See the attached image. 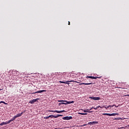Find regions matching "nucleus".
Segmentation results:
<instances>
[{
  "label": "nucleus",
  "instance_id": "1",
  "mask_svg": "<svg viewBox=\"0 0 129 129\" xmlns=\"http://www.w3.org/2000/svg\"><path fill=\"white\" fill-rule=\"evenodd\" d=\"M58 102H61L58 103L59 106L62 105V104H64L67 105V104H71V103H74V101H67L66 100H58ZM64 102H67V103H64Z\"/></svg>",
  "mask_w": 129,
  "mask_h": 129
},
{
  "label": "nucleus",
  "instance_id": "2",
  "mask_svg": "<svg viewBox=\"0 0 129 129\" xmlns=\"http://www.w3.org/2000/svg\"><path fill=\"white\" fill-rule=\"evenodd\" d=\"M48 112H56L57 113H61L62 112H65V110H61V111H58V110H48Z\"/></svg>",
  "mask_w": 129,
  "mask_h": 129
},
{
  "label": "nucleus",
  "instance_id": "3",
  "mask_svg": "<svg viewBox=\"0 0 129 129\" xmlns=\"http://www.w3.org/2000/svg\"><path fill=\"white\" fill-rule=\"evenodd\" d=\"M89 98L93 99V100H100V97H89Z\"/></svg>",
  "mask_w": 129,
  "mask_h": 129
},
{
  "label": "nucleus",
  "instance_id": "4",
  "mask_svg": "<svg viewBox=\"0 0 129 129\" xmlns=\"http://www.w3.org/2000/svg\"><path fill=\"white\" fill-rule=\"evenodd\" d=\"M72 116H66L62 117V119H64V120H69L70 119H72Z\"/></svg>",
  "mask_w": 129,
  "mask_h": 129
},
{
  "label": "nucleus",
  "instance_id": "5",
  "mask_svg": "<svg viewBox=\"0 0 129 129\" xmlns=\"http://www.w3.org/2000/svg\"><path fill=\"white\" fill-rule=\"evenodd\" d=\"M97 123H98V121H92L88 122V124H89L90 125H93L94 124H97Z\"/></svg>",
  "mask_w": 129,
  "mask_h": 129
},
{
  "label": "nucleus",
  "instance_id": "6",
  "mask_svg": "<svg viewBox=\"0 0 129 129\" xmlns=\"http://www.w3.org/2000/svg\"><path fill=\"white\" fill-rule=\"evenodd\" d=\"M68 82H76L77 83H79L77 81H73V80H71V81H66V82H64V84H70V83H68Z\"/></svg>",
  "mask_w": 129,
  "mask_h": 129
},
{
  "label": "nucleus",
  "instance_id": "7",
  "mask_svg": "<svg viewBox=\"0 0 129 129\" xmlns=\"http://www.w3.org/2000/svg\"><path fill=\"white\" fill-rule=\"evenodd\" d=\"M39 100V99H34L33 100H31L29 101V103H31V104H33V103H35L37 100Z\"/></svg>",
  "mask_w": 129,
  "mask_h": 129
},
{
  "label": "nucleus",
  "instance_id": "8",
  "mask_svg": "<svg viewBox=\"0 0 129 129\" xmlns=\"http://www.w3.org/2000/svg\"><path fill=\"white\" fill-rule=\"evenodd\" d=\"M15 119H16V117H15V116L11 118L10 120H9V121H7V123H10V122H12V121H14V120H15Z\"/></svg>",
  "mask_w": 129,
  "mask_h": 129
},
{
  "label": "nucleus",
  "instance_id": "9",
  "mask_svg": "<svg viewBox=\"0 0 129 129\" xmlns=\"http://www.w3.org/2000/svg\"><path fill=\"white\" fill-rule=\"evenodd\" d=\"M23 113H24V112H22L21 113H18V114H16L14 116L15 117V118H17V117H20V116H22V115L23 114Z\"/></svg>",
  "mask_w": 129,
  "mask_h": 129
},
{
  "label": "nucleus",
  "instance_id": "10",
  "mask_svg": "<svg viewBox=\"0 0 129 129\" xmlns=\"http://www.w3.org/2000/svg\"><path fill=\"white\" fill-rule=\"evenodd\" d=\"M92 84V83H82L80 84V85H91Z\"/></svg>",
  "mask_w": 129,
  "mask_h": 129
},
{
  "label": "nucleus",
  "instance_id": "11",
  "mask_svg": "<svg viewBox=\"0 0 129 129\" xmlns=\"http://www.w3.org/2000/svg\"><path fill=\"white\" fill-rule=\"evenodd\" d=\"M42 92H46V90H42L36 91V92H35V93H42Z\"/></svg>",
  "mask_w": 129,
  "mask_h": 129
},
{
  "label": "nucleus",
  "instance_id": "12",
  "mask_svg": "<svg viewBox=\"0 0 129 129\" xmlns=\"http://www.w3.org/2000/svg\"><path fill=\"white\" fill-rule=\"evenodd\" d=\"M115 115H118V113H109V116H115Z\"/></svg>",
  "mask_w": 129,
  "mask_h": 129
},
{
  "label": "nucleus",
  "instance_id": "13",
  "mask_svg": "<svg viewBox=\"0 0 129 129\" xmlns=\"http://www.w3.org/2000/svg\"><path fill=\"white\" fill-rule=\"evenodd\" d=\"M6 124H8L7 121H6V122H1V123H0V125H1V126L5 125H6Z\"/></svg>",
  "mask_w": 129,
  "mask_h": 129
},
{
  "label": "nucleus",
  "instance_id": "14",
  "mask_svg": "<svg viewBox=\"0 0 129 129\" xmlns=\"http://www.w3.org/2000/svg\"><path fill=\"white\" fill-rule=\"evenodd\" d=\"M114 105H109L108 106L105 107V108H106V109H107V108H109V107H113Z\"/></svg>",
  "mask_w": 129,
  "mask_h": 129
},
{
  "label": "nucleus",
  "instance_id": "15",
  "mask_svg": "<svg viewBox=\"0 0 129 129\" xmlns=\"http://www.w3.org/2000/svg\"><path fill=\"white\" fill-rule=\"evenodd\" d=\"M59 116H63L62 115L57 114V115H54V118H57V117H59Z\"/></svg>",
  "mask_w": 129,
  "mask_h": 129
},
{
  "label": "nucleus",
  "instance_id": "16",
  "mask_svg": "<svg viewBox=\"0 0 129 129\" xmlns=\"http://www.w3.org/2000/svg\"><path fill=\"white\" fill-rule=\"evenodd\" d=\"M79 114H81L82 115H87V113H78Z\"/></svg>",
  "mask_w": 129,
  "mask_h": 129
},
{
  "label": "nucleus",
  "instance_id": "17",
  "mask_svg": "<svg viewBox=\"0 0 129 129\" xmlns=\"http://www.w3.org/2000/svg\"><path fill=\"white\" fill-rule=\"evenodd\" d=\"M114 119H115V120H119V119H121V118L117 117V118H115Z\"/></svg>",
  "mask_w": 129,
  "mask_h": 129
},
{
  "label": "nucleus",
  "instance_id": "18",
  "mask_svg": "<svg viewBox=\"0 0 129 129\" xmlns=\"http://www.w3.org/2000/svg\"><path fill=\"white\" fill-rule=\"evenodd\" d=\"M86 78H90L91 79H93V77H92V76H87Z\"/></svg>",
  "mask_w": 129,
  "mask_h": 129
},
{
  "label": "nucleus",
  "instance_id": "19",
  "mask_svg": "<svg viewBox=\"0 0 129 129\" xmlns=\"http://www.w3.org/2000/svg\"><path fill=\"white\" fill-rule=\"evenodd\" d=\"M102 115H108L109 116V113H102Z\"/></svg>",
  "mask_w": 129,
  "mask_h": 129
},
{
  "label": "nucleus",
  "instance_id": "20",
  "mask_svg": "<svg viewBox=\"0 0 129 129\" xmlns=\"http://www.w3.org/2000/svg\"><path fill=\"white\" fill-rule=\"evenodd\" d=\"M48 116L49 118L51 117V118H53V117H55V115H50Z\"/></svg>",
  "mask_w": 129,
  "mask_h": 129
},
{
  "label": "nucleus",
  "instance_id": "21",
  "mask_svg": "<svg viewBox=\"0 0 129 129\" xmlns=\"http://www.w3.org/2000/svg\"><path fill=\"white\" fill-rule=\"evenodd\" d=\"M84 112H89V110L85 109V110H84Z\"/></svg>",
  "mask_w": 129,
  "mask_h": 129
},
{
  "label": "nucleus",
  "instance_id": "22",
  "mask_svg": "<svg viewBox=\"0 0 129 129\" xmlns=\"http://www.w3.org/2000/svg\"><path fill=\"white\" fill-rule=\"evenodd\" d=\"M99 107H100V106H97L96 108L94 107V109H95V110L98 109V108H99Z\"/></svg>",
  "mask_w": 129,
  "mask_h": 129
},
{
  "label": "nucleus",
  "instance_id": "23",
  "mask_svg": "<svg viewBox=\"0 0 129 129\" xmlns=\"http://www.w3.org/2000/svg\"><path fill=\"white\" fill-rule=\"evenodd\" d=\"M48 118H49V116H46V117H44V119H48Z\"/></svg>",
  "mask_w": 129,
  "mask_h": 129
},
{
  "label": "nucleus",
  "instance_id": "24",
  "mask_svg": "<svg viewBox=\"0 0 129 129\" xmlns=\"http://www.w3.org/2000/svg\"><path fill=\"white\" fill-rule=\"evenodd\" d=\"M97 78H98L97 77H93V79H97Z\"/></svg>",
  "mask_w": 129,
  "mask_h": 129
},
{
  "label": "nucleus",
  "instance_id": "25",
  "mask_svg": "<svg viewBox=\"0 0 129 129\" xmlns=\"http://www.w3.org/2000/svg\"><path fill=\"white\" fill-rule=\"evenodd\" d=\"M88 124H84L82 126H86V125H87Z\"/></svg>",
  "mask_w": 129,
  "mask_h": 129
},
{
  "label": "nucleus",
  "instance_id": "26",
  "mask_svg": "<svg viewBox=\"0 0 129 129\" xmlns=\"http://www.w3.org/2000/svg\"><path fill=\"white\" fill-rule=\"evenodd\" d=\"M59 83H64L63 81H59Z\"/></svg>",
  "mask_w": 129,
  "mask_h": 129
},
{
  "label": "nucleus",
  "instance_id": "27",
  "mask_svg": "<svg viewBox=\"0 0 129 129\" xmlns=\"http://www.w3.org/2000/svg\"><path fill=\"white\" fill-rule=\"evenodd\" d=\"M114 105L113 106H115V107H118V106H119V105H118V106H116V105Z\"/></svg>",
  "mask_w": 129,
  "mask_h": 129
},
{
  "label": "nucleus",
  "instance_id": "28",
  "mask_svg": "<svg viewBox=\"0 0 129 129\" xmlns=\"http://www.w3.org/2000/svg\"><path fill=\"white\" fill-rule=\"evenodd\" d=\"M100 107V108H103V107H105V106H100V107Z\"/></svg>",
  "mask_w": 129,
  "mask_h": 129
},
{
  "label": "nucleus",
  "instance_id": "29",
  "mask_svg": "<svg viewBox=\"0 0 129 129\" xmlns=\"http://www.w3.org/2000/svg\"><path fill=\"white\" fill-rule=\"evenodd\" d=\"M36 93H36V92H35L32 93L31 94H36Z\"/></svg>",
  "mask_w": 129,
  "mask_h": 129
},
{
  "label": "nucleus",
  "instance_id": "30",
  "mask_svg": "<svg viewBox=\"0 0 129 129\" xmlns=\"http://www.w3.org/2000/svg\"><path fill=\"white\" fill-rule=\"evenodd\" d=\"M2 103H4V104H7V103L6 102H5L4 101H2Z\"/></svg>",
  "mask_w": 129,
  "mask_h": 129
},
{
  "label": "nucleus",
  "instance_id": "31",
  "mask_svg": "<svg viewBox=\"0 0 129 129\" xmlns=\"http://www.w3.org/2000/svg\"><path fill=\"white\" fill-rule=\"evenodd\" d=\"M89 113H91V112H92V111H89V112H88Z\"/></svg>",
  "mask_w": 129,
  "mask_h": 129
},
{
  "label": "nucleus",
  "instance_id": "32",
  "mask_svg": "<svg viewBox=\"0 0 129 129\" xmlns=\"http://www.w3.org/2000/svg\"><path fill=\"white\" fill-rule=\"evenodd\" d=\"M125 96H129V94L125 95Z\"/></svg>",
  "mask_w": 129,
  "mask_h": 129
},
{
  "label": "nucleus",
  "instance_id": "33",
  "mask_svg": "<svg viewBox=\"0 0 129 129\" xmlns=\"http://www.w3.org/2000/svg\"><path fill=\"white\" fill-rule=\"evenodd\" d=\"M2 102H3V101H0V104H1V103H2Z\"/></svg>",
  "mask_w": 129,
  "mask_h": 129
},
{
  "label": "nucleus",
  "instance_id": "34",
  "mask_svg": "<svg viewBox=\"0 0 129 129\" xmlns=\"http://www.w3.org/2000/svg\"><path fill=\"white\" fill-rule=\"evenodd\" d=\"M69 25H70V22H69Z\"/></svg>",
  "mask_w": 129,
  "mask_h": 129
},
{
  "label": "nucleus",
  "instance_id": "35",
  "mask_svg": "<svg viewBox=\"0 0 129 129\" xmlns=\"http://www.w3.org/2000/svg\"><path fill=\"white\" fill-rule=\"evenodd\" d=\"M64 103H67V102H64Z\"/></svg>",
  "mask_w": 129,
  "mask_h": 129
},
{
  "label": "nucleus",
  "instance_id": "36",
  "mask_svg": "<svg viewBox=\"0 0 129 129\" xmlns=\"http://www.w3.org/2000/svg\"><path fill=\"white\" fill-rule=\"evenodd\" d=\"M93 108H94V107H92V109Z\"/></svg>",
  "mask_w": 129,
  "mask_h": 129
},
{
  "label": "nucleus",
  "instance_id": "37",
  "mask_svg": "<svg viewBox=\"0 0 129 129\" xmlns=\"http://www.w3.org/2000/svg\"><path fill=\"white\" fill-rule=\"evenodd\" d=\"M92 109V108H91L90 109V110H91Z\"/></svg>",
  "mask_w": 129,
  "mask_h": 129
},
{
  "label": "nucleus",
  "instance_id": "38",
  "mask_svg": "<svg viewBox=\"0 0 129 129\" xmlns=\"http://www.w3.org/2000/svg\"><path fill=\"white\" fill-rule=\"evenodd\" d=\"M0 90H1L0 89Z\"/></svg>",
  "mask_w": 129,
  "mask_h": 129
}]
</instances>
